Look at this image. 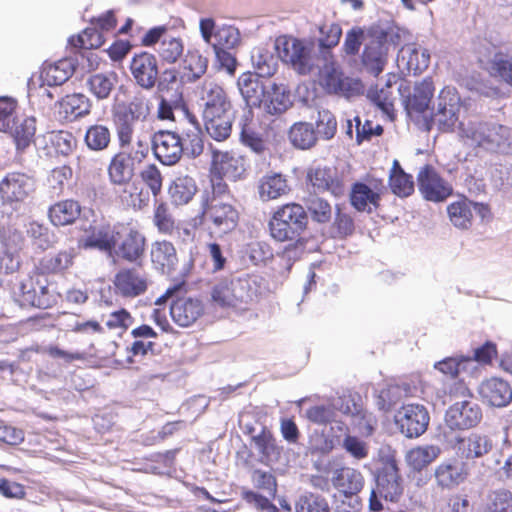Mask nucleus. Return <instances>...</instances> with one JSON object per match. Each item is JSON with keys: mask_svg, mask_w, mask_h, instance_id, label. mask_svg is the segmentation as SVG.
Instances as JSON below:
<instances>
[{"mask_svg": "<svg viewBox=\"0 0 512 512\" xmlns=\"http://www.w3.org/2000/svg\"><path fill=\"white\" fill-rule=\"evenodd\" d=\"M481 397L490 405L504 407L512 401V388L501 378L493 377L483 381L479 387Z\"/></svg>", "mask_w": 512, "mask_h": 512, "instance_id": "obj_29", "label": "nucleus"}, {"mask_svg": "<svg viewBox=\"0 0 512 512\" xmlns=\"http://www.w3.org/2000/svg\"><path fill=\"white\" fill-rule=\"evenodd\" d=\"M440 452V448L434 445L416 447L407 453L406 460L413 469L421 470L434 461Z\"/></svg>", "mask_w": 512, "mask_h": 512, "instance_id": "obj_53", "label": "nucleus"}, {"mask_svg": "<svg viewBox=\"0 0 512 512\" xmlns=\"http://www.w3.org/2000/svg\"><path fill=\"white\" fill-rule=\"evenodd\" d=\"M134 162L126 152L116 154L108 167L109 179L114 185H124L131 181L134 174Z\"/></svg>", "mask_w": 512, "mask_h": 512, "instance_id": "obj_39", "label": "nucleus"}, {"mask_svg": "<svg viewBox=\"0 0 512 512\" xmlns=\"http://www.w3.org/2000/svg\"><path fill=\"white\" fill-rule=\"evenodd\" d=\"M278 59L274 54L264 47L254 48L251 54V61L256 70V75L260 77H271L278 68Z\"/></svg>", "mask_w": 512, "mask_h": 512, "instance_id": "obj_46", "label": "nucleus"}, {"mask_svg": "<svg viewBox=\"0 0 512 512\" xmlns=\"http://www.w3.org/2000/svg\"><path fill=\"white\" fill-rule=\"evenodd\" d=\"M307 215L304 208L296 203L286 204L278 209L269 223L271 236L280 242L292 241L304 231Z\"/></svg>", "mask_w": 512, "mask_h": 512, "instance_id": "obj_4", "label": "nucleus"}, {"mask_svg": "<svg viewBox=\"0 0 512 512\" xmlns=\"http://www.w3.org/2000/svg\"><path fill=\"white\" fill-rule=\"evenodd\" d=\"M151 260L157 270L163 274H170L175 270L178 262L176 250L168 241H157L152 244Z\"/></svg>", "mask_w": 512, "mask_h": 512, "instance_id": "obj_37", "label": "nucleus"}, {"mask_svg": "<svg viewBox=\"0 0 512 512\" xmlns=\"http://www.w3.org/2000/svg\"><path fill=\"white\" fill-rule=\"evenodd\" d=\"M60 113L64 118L72 121L89 113L90 104L88 98L83 94H72L64 97L60 103Z\"/></svg>", "mask_w": 512, "mask_h": 512, "instance_id": "obj_47", "label": "nucleus"}, {"mask_svg": "<svg viewBox=\"0 0 512 512\" xmlns=\"http://www.w3.org/2000/svg\"><path fill=\"white\" fill-rule=\"evenodd\" d=\"M184 51V45L180 38L164 37L158 48L159 56L167 63H175Z\"/></svg>", "mask_w": 512, "mask_h": 512, "instance_id": "obj_59", "label": "nucleus"}, {"mask_svg": "<svg viewBox=\"0 0 512 512\" xmlns=\"http://www.w3.org/2000/svg\"><path fill=\"white\" fill-rule=\"evenodd\" d=\"M340 402H347V396L338 397L328 404L312 406L305 411V415L315 424H328L335 421V418L338 417Z\"/></svg>", "mask_w": 512, "mask_h": 512, "instance_id": "obj_43", "label": "nucleus"}, {"mask_svg": "<svg viewBox=\"0 0 512 512\" xmlns=\"http://www.w3.org/2000/svg\"><path fill=\"white\" fill-rule=\"evenodd\" d=\"M116 83L117 75L113 72L94 74L88 80L90 91L98 100L108 98Z\"/></svg>", "mask_w": 512, "mask_h": 512, "instance_id": "obj_54", "label": "nucleus"}, {"mask_svg": "<svg viewBox=\"0 0 512 512\" xmlns=\"http://www.w3.org/2000/svg\"><path fill=\"white\" fill-rule=\"evenodd\" d=\"M481 420V407L472 399L455 402L445 414L446 425L452 430H465L476 427Z\"/></svg>", "mask_w": 512, "mask_h": 512, "instance_id": "obj_12", "label": "nucleus"}, {"mask_svg": "<svg viewBox=\"0 0 512 512\" xmlns=\"http://www.w3.org/2000/svg\"><path fill=\"white\" fill-rule=\"evenodd\" d=\"M121 191H118L119 198L124 205L132 207L134 209H141L146 206L149 201L148 192L143 189L135 182H128L120 186Z\"/></svg>", "mask_w": 512, "mask_h": 512, "instance_id": "obj_52", "label": "nucleus"}, {"mask_svg": "<svg viewBox=\"0 0 512 512\" xmlns=\"http://www.w3.org/2000/svg\"><path fill=\"white\" fill-rule=\"evenodd\" d=\"M197 192V186L192 177H177L169 188L172 202L176 205L187 204Z\"/></svg>", "mask_w": 512, "mask_h": 512, "instance_id": "obj_49", "label": "nucleus"}, {"mask_svg": "<svg viewBox=\"0 0 512 512\" xmlns=\"http://www.w3.org/2000/svg\"><path fill=\"white\" fill-rule=\"evenodd\" d=\"M212 172L232 181L241 179L246 171L245 159L234 151L213 150Z\"/></svg>", "mask_w": 512, "mask_h": 512, "instance_id": "obj_18", "label": "nucleus"}, {"mask_svg": "<svg viewBox=\"0 0 512 512\" xmlns=\"http://www.w3.org/2000/svg\"><path fill=\"white\" fill-rule=\"evenodd\" d=\"M114 121L116 123L117 136L121 148L129 147L133 140L134 124L136 121L127 116L114 111Z\"/></svg>", "mask_w": 512, "mask_h": 512, "instance_id": "obj_63", "label": "nucleus"}, {"mask_svg": "<svg viewBox=\"0 0 512 512\" xmlns=\"http://www.w3.org/2000/svg\"><path fill=\"white\" fill-rule=\"evenodd\" d=\"M332 482L345 496H354L362 490L364 477L359 470L345 466L334 471Z\"/></svg>", "mask_w": 512, "mask_h": 512, "instance_id": "obj_34", "label": "nucleus"}, {"mask_svg": "<svg viewBox=\"0 0 512 512\" xmlns=\"http://www.w3.org/2000/svg\"><path fill=\"white\" fill-rule=\"evenodd\" d=\"M306 206L313 220L319 223H327L332 216V207L324 199L312 196L306 200Z\"/></svg>", "mask_w": 512, "mask_h": 512, "instance_id": "obj_64", "label": "nucleus"}, {"mask_svg": "<svg viewBox=\"0 0 512 512\" xmlns=\"http://www.w3.org/2000/svg\"><path fill=\"white\" fill-rule=\"evenodd\" d=\"M202 115L231 111L232 105L224 88L212 79H206L199 87Z\"/></svg>", "mask_w": 512, "mask_h": 512, "instance_id": "obj_16", "label": "nucleus"}, {"mask_svg": "<svg viewBox=\"0 0 512 512\" xmlns=\"http://www.w3.org/2000/svg\"><path fill=\"white\" fill-rule=\"evenodd\" d=\"M274 50L284 63L290 64L299 74H310L319 68V58L312 41L280 36L274 42Z\"/></svg>", "mask_w": 512, "mask_h": 512, "instance_id": "obj_2", "label": "nucleus"}, {"mask_svg": "<svg viewBox=\"0 0 512 512\" xmlns=\"http://www.w3.org/2000/svg\"><path fill=\"white\" fill-rule=\"evenodd\" d=\"M240 43V33L233 26H221L214 34L213 48L233 49Z\"/></svg>", "mask_w": 512, "mask_h": 512, "instance_id": "obj_58", "label": "nucleus"}, {"mask_svg": "<svg viewBox=\"0 0 512 512\" xmlns=\"http://www.w3.org/2000/svg\"><path fill=\"white\" fill-rule=\"evenodd\" d=\"M397 63L401 69L418 74L428 68L430 53L416 43H408L399 50Z\"/></svg>", "mask_w": 512, "mask_h": 512, "instance_id": "obj_25", "label": "nucleus"}, {"mask_svg": "<svg viewBox=\"0 0 512 512\" xmlns=\"http://www.w3.org/2000/svg\"><path fill=\"white\" fill-rule=\"evenodd\" d=\"M81 213V206L77 201H60L49 209V218L55 226L72 224Z\"/></svg>", "mask_w": 512, "mask_h": 512, "instance_id": "obj_41", "label": "nucleus"}, {"mask_svg": "<svg viewBox=\"0 0 512 512\" xmlns=\"http://www.w3.org/2000/svg\"><path fill=\"white\" fill-rule=\"evenodd\" d=\"M35 190L33 177L20 172L8 173L0 181V196L4 203H19Z\"/></svg>", "mask_w": 512, "mask_h": 512, "instance_id": "obj_13", "label": "nucleus"}, {"mask_svg": "<svg viewBox=\"0 0 512 512\" xmlns=\"http://www.w3.org/2000/svg\"><path fill=\"white\" fill-rule=\"evenodd\" d=\"M257 294V279L250 276L222 280L211 292L213 302L221 307H241L255 300Z\"/></svg>", "mask_w": 512, "mask_h": 512, "instance_id": "obj_3", "label": "nucleus"}, {"mask_svg": "<svg viewBox=\"0 0 512 512\" xmlns=\"http://www.w3.org/2000/svg\"><path fill=\"white\" fill-rule=\"evenodd\" d=\"M262 77L246 72L239 76L237 86L248 107H261L263 96L267 87V82L261 80Z\"/></svg>", "mask_w": 512, "mask_h": 512, "instance_id": "obj_28", "label": "nucleus"}, {"mask_svg": "<svg viewBox=\"0 0 512 512\" xmlns=\"http://www.w3.org/2000/svg\"><path fill=\"white\" fill-rule=\"evenodd\" d=\"M377 492L385 500L395 501L402 494L398 467L394 459H387L377 475Z\"/></svg>", "mask_w": 512, "mask_h": 512, "instance_id": "obj_20", "label": "nucleus"}, {"mask_svg": "<svg viewBox=\"0 0 512 512\" xmlns=\"http://www.w3.org/2000/svg\"><path fill=\"white\" fill-rule=\"evenodd\" d=\"M418 189L427 201L442 202L453 192L452 185L431 165L421 167L417 174Z\"/></svg>", "mask_w": 512, "mask_h": 512, "instance_id": "obj_11", "label": "nucleus"}, {"mask_svg": "<svg viewBox=\"0 0 512 512\" xmlns=\"http://www.w3.org/2000/svg\"><path fill=\"white\" fill-rule=\"evenodd\" d=\"M190 127L185 129L180 136L183 154L195 158L202 154L204 150V141L202 130L194 116L187 114Z\"/></svg>", "mask_w": 512, "mask_h": 512, "instance_id": "obj_40", "label": "nucleus"}, {"mask_svg": "<svg viewBox=\"0 0 512 512\" xmlns=\"http://www.w3.org/2000/svg\"><path fill=\"white\" fill-rule=\"evenodd\" d=\"M84 140L90 150L102 151L110 144V129L102 124L92 125L87 129Z\"/></svg>", "mask_w": 512, "mask_h": 512, "instance_id": "obj_56", "label": "nucleus"}, {"mask_svg": "<svg viewBox=\"0 0 512 512\" xmlns=\"http://www.w3.org/2000/svg\"><path fill=\"white\" fill-rule=\"evenodd\" d=\"M434 476L440 487L453 489L467 479L468 471L464 463L458 460H448L436 467Z\"/></svg>", "mask_w": 512, "mask_h": 512, "instance_id": "obj_31", "label": "nucleus"}, {"mask_svg": "<svg viewBox=\"0 0 512 512\" xmlns=\"http://www.w3.org/2000/svg\"><path fill=\"white\" fill-rule=\"evenodd\" d=\"M13 291L23 306L45 309L54 301L48 290L46 278L38 274L20 279Z\"/></svg>", "mask_w": 512, "mask_h": 512, "instance_id": "obj_7", "label": "nucleus"}, {"mask_svg": "<svg viewBox=\"0 0 512 512\" xmlns=\"http://www.w3.org/2000/svg\"><path fill=\"white\" fill-rule=\"evenodd\" d=\"M130 71L135 82L145 90H151L158 80L157 58L148 52L134 55L130 62Z\"/></svg>", "mask_w": 512, "mask_h": 512, "instance_id": "obj_17", "label": "nucleus"}, {"mask_svg": "<svg viewBox=\"0 0 512 512\" xmlns=\"http://www.w3.org/2000/svg\"><path fill=\"white\" fill-rule=\"evenodd\" d=\"M74 69V63L71 59L45 63L40 71V80L43 85L59 86L64 84L72 76Z\"/></svg>", "mask_w": 512, "mask_h": 512, "instance_id": "obj_35", "label": "nucleus"}, {"mask_svg": "<svg viewBox=\"0 0 512 512\" xmlns=\"http://www.w3.org/2000/svg\"><path fill=\"white\" fill-rule=\"evenodd\" d=\"M389 44L386 39L372 38L364 45L361 62L372 75L378 76L387 63Z\"/></svg>", "mask_w": 512, "mask_h": 512, "instance_id": "obj_21", "label": "nucleus"}, {"mask_svg": "<svg viewBox=\"0 0 512 512\" xmlns=\"http://www.w3.org/2000/svg\"><path fill=\"white\" fill-rule=\"evenodd\" d=\"M289 140L298 149L312 148L317 142V134L311 123L297 122L289 130Z\"/></svg>", "mask_w": 512, "mask_h": 512, "instance_id": "obj_48", "label": "nucleus"}, {"mask_svg": "<svg viewBox=\"0 0 512 512\" xmlns=\"http://www.w3.org/2000/svg\"><path fill=\"white\" fill-rule=\"evenodd\" d=\"M319 83L328 93L347 98L358 94L361 89L358 80L344 76L339 67L332 61H326L320 69Z\"/></svg>", "mask_w": 512, "mask_h": 512, "instance_id": "obj_10", "label": "nucleus"}, {"mask_svg": "<svg viewBox=\"0 0 512 512\" xmlns=\"http://www.w3.org/2000/svg\"><path fill=\"white\" fill-rule=\"evenodd\" d=\"M340 403V413L351 416L352 425L362 436L369 437L374 433L377 419L371 412L357 404L351 396H347V402Z\"/></svg>", "mask_w": 512, "mask_h": 512, "instance_id": "obj_23", "label": "nucleus"}, {"mask_svg": "<svg viewBox=\"0 0 512 512\" xmlns=\"http://www.w3.org/2000/svg\"><path fill=\"white\" fill-rule=\"evenodd\" d=\"M152 149L155 157L164 165L176 164L183 155L180 135L168 130H161L153 135Z\"/></svg>", "mask_w": 512, "mask_h": 512, "instance_id": "obj_14", "label": "nucleus"}, {"mask_svg": "<svg viewBox=\"0 0 512 512\" xmlns=\"http://www.w3.org/2000/svg\"><path fill=\"white\" fill-rule=\"evenodd\" d=\"M409 388L407 384H389L381 389L377 397V406L385 412L392 410L404 396H407Z\"/></svg>", "mask_w": 512, "mask_h": 512, "instance_id": "obj_50", "label": "nucleus"}, {"mask_svg": "<svg viewBox=\"0 0 512 512\" xmlns=\"http://www.w3.org/2000/svg\"><path fill=\"white\" fill-rule=\"evenodd\" d=\"M311 185L318 191H329L335 196H341L345 192L343 181L333 167L316 166L307 174Z\"/></svg>", "mask_w": 512, "mask_h": 512, "instance_id": "obj_24", "label": "nucleus"}, {"mask_svg": "<svg viewBox=\"0 0 512 512\" xmlns=\"http://www.w3.org/2000/svg\"><path fill=\"white\" fill-rule=\"evenodd\" d=\"M473 201L463 198L452 202L447 207V213L451 223L459 229H468L472 225Z\"/></svg>", "mask_w": 512, "mask_h": 512, "instance_id": "obj_45", "label": "nucleus"}, {"mask_svg": "<svg viewBox=\"0 0 512 512\" xmlns=\"http://www.w3.org/2000/svg\"><path fill=\"white\" fill-rule=\"evenodd\" d=\"M240 140L245 146L249 147L257 154H261L266 149V142L262 135L256 130L254 125L248 123L247 120L241 124Z\"/></svg>", "mask_w": 512, "mask_h": 512, "instance_id": "obj_57", "label": "nucleus"}, {"mask_svg": "<svg viewBox=\"0 0 512 512\" xmlns=\"http://www.w3.org/2000/svg\"><path fill=\"white\" fill-rule=\"evenodd\" d=\"M434 90L435 88L431 78H425L417 83L414 86L413 93L409 94L404 99L407 113L410 116L424 113L429 108Z\"/></svg>", "mask_w": 512, "mask_h": 512, "instance_id": "obj_32", "label": "nucleus"}, {"mask_svg": "<svg viewBox=\"0 0 512 512\" xmlns=\"http://www.w3.org/2000/svg\"><path fill=\"white\" fill-rule=\"evenodd\" d=\"M183 79L193 83L200 79L207 71L208 59L200 54L198 50H188L183 62Z\"/></svg>", "mask_w": 512, "mask_h": 512, "instance_id": "obj_42", "label": "nucleus"}, {"mask_svg": "<svg viewBox=\"0 0 512 512\" xmlns=\"http://www.w3.org/2000/svg\"><path fill=\"white\" fill-rule=\"evenodd\" d=\"M396 76L392 75L386 82L385 87L369 91L371 101L385 114L388 118L393 119L394 116V96L391 89L392 79Z\"/></svg>", "mask_w": 512, "mask_h": 512, "instance_id": "obj_51", "label": "nucleus"}, {"mask_svg": "<svg viewBox=\"0 0 512 512\" xmlns=\"http://www.w3.org/2000/svg\"><path fill=\"white\" fill-rule=\"evenodd\" d=\"M256 450L261 454L262 462H269L277 457L278 451L275 440L269 432L262 431L253 437Z\"/></svg>", "mask_w": 512, "mask_h": 512, "instance_id": "obj_62", "label": "nucleus"}, {"mask_svg": "<svg viewBox=\"0 0 512 512\" xmlns=\"http://www.w3.org/2000/svg\"><path fill=\"white\" fill-rule=\"evenodd\" d=\"M150 110L149 99L142 92H137L128 103L119 105L115 111L136 122H143L150 114Z\"/></svg>", "mask_w": 512, "mask_h": 512, "instance_id": "obj_44", "label": "nucleus"}, {"mask_svg": "<svg viewBox=\"0 0 512 512\" xmlns=\"http://www.w3.org/2000/svg\"><path fill=\"white\" fill-rule=\"evenodd\" d=\"M462 108L461 98L454 87H444L437 98V106L432 112L431 122L443 132L452 131L459 121Z\"/></svg>", "mask_w": 512, "mask_h": 512, "instance_id": "obj_5", "label": "nucleus"}, {"mask_svg": "<svg viewBox=\"0 0 512 512\" xmlns=\"http://www.w3.org/2000/svg\"><path fill=\"white\" fill-rule=\"evenodd\" d=\"M203 221L213 224V231L218 234H227L233 231L238 224V212L222 197L213 195L202 203Z\"/></svg>", "mask_w": 512, "mask_h": 512, "instance_id": "obj_6", "label": "nucleus"}, {"mask_svg": "<svg viewBox=\"0 0 512 512\" xmlns=\"http://www.w3.org/2000/svg\"><path fill=\"white\" fill-rule=\"evenodd\" d=\"M203 312L204 305L196 298L177 297L170 305L171 317L181 327H188L195 323Z\"/></svg>", "mask_w": 512, "mask_h": 512, "instance_id": "obj_22", "label": "nucleus"}, {"mask_svg": "<svg viewBox=\"0 0 512 512\" xmlns=\"http://www.w3.org/2000/svg\"><path fill=\"white\" fill-rule=\"evenodd\" d=\"M492 448V440L479 433H471L465 438H459L456 445L458 454L467 460L481 458L487 455Z\"/></svg>", "mask_w": 512, "mask_h": 512, "instance_id": "obj_33", "label": "nucleus"}, {"mask_svg": "<svg viewBox=\"0 0 512 512\" xmlns=\"http://www.w3.org/2000/svg\"><path fill=\"white\" fill-rule=\"evenodd\" d=\"M295 510L296 512H330V507L325 498L310 493L299 497Z\"/></svg>", "mask_w": 512, "mask_h": 512, "instance_id": "obj_61", "label": "nucleus"}, {"mask_svg": "<svg viewBox=\"0 0 512 512\" xmlns=\"http://www.w3.org/2000/svg\"><path fill=\"white\" fill-rule=\"evenodd\" d=\"M113 283L117 294L134 298L147 291L150 281L141 269L123 268L116 273Z\"/></svg>", "mask_w": 512, "mask_h": 512, "instance_id": "obj_15", "label": "nucleus"}, {"mask_svg": "<svg viewBox=\"0 0 512 512\" xmlns=\"http://www.w3.org/2000/svg\"><path fill=\"white\" fill-rule=\"evenodd\" d=\"M399 431L407 438H417L428 428L430 416L425 406L420 404L403 405L394 415Z\"/></svg>", "mask_w": 512, "mask_h": 512, "instance_id": "obj_9", "label": "nucleus"}, {"mask_svg": "<svg viewBox=\"0 0 512 512\" xmlns=\"http://www.w3.org/2000/svg\"><path fill=\"white\" fill-rule=\"evenodd\" d=\"M261 106L266 113L271 115L284 113L292 106L290 91L282 83L267 81Z\"/></svg>", "mask_w": 512, "mask_h": 512, "instance_id": "obj_26", "label": "nucleus"}, {"mask_svg": "<svg viewBox=\"0 0 512 512\" xmlns=\"http://www.w3.org/2000/svg\"><path fill=\"white\" fill-rule=\"evenodd\" d=\"M92 24L94 25L93 28H86L83 33L77 37V43H74L75 46L83 49L98 48L103 42L102 35L98 29L101 31H110L115 27L116 19L113 12L108 11L95 19Z\"/></svg>", "mask_w": 512, "mask_h": 512, "instance_id": "obj_30", "label": "nucleus"}, {"mask_svg": "<svg viewBox=\"0 0 512 512\" xmlns=\"http://www.w3.org/2000/svg\"><path fill=\"white\" fill-rule=\"evenodd\" d=\"M117 226L97 225L87 231L78 241L79 247L89 249L95 248L101 251H108L112 254L115 244Z\"/></svg>", "mask_w": 512, "mask_h": 512, "instance_id": "obj_27", "label": "nucleus"}, {"mask_svg": "<svg viewBox=\"0 0 512 512\" xmlns=\"http://www.w3.org/2000/svg\"><path fill=\"white\" fill-rule=\"evenodd\" d=\"M17 101L9 96H0V132L13 128L16 119Z\"/></svg>", "mask_w": 512, "mask_h": 512, "instance_id": "obj_60", "label": "nucleus"}, {"mask_svg": "<svg viewBox=\"0 0 512 512\" xmlns=\"http://www.w3.org/2000/svg\"><path fill=\"white\" fill-rule=\"evenodd\" d=\"M290 186L285 175L270 172L261 177L258 184V193L262 201H269L288 194Z\"/></svg>", "mask_w": 512, "mask_h": 512, "instance_id": "obj_36", "label": "nucleus"}, {"mask_svg": "<svg viewBox=\"0 0 512 512\" xmlns=\"http://www.w3.org/2000/svg\"><path fill=\"white\" fill-rule=\"evenodd\" d=\"M36 126L35 119L26 117L21 122L13 124V128L8 132L13 136L18 149H25L33 140L35 135Z\"/></svg>", "mask_w": 512, "mask_h": 512, "instance_id": "obj_55", "label": "nucleus"}, {"mask_svg": "<svg viewBox=\"0 0 512 512\" xmlns=\"http://www.w3.org/2000/svg\"><path fill=\"white\" fill-rule=\"evenodd\" d=\"M207 133L216 141L226 140L232 130L233 115L231 111L202 115Z\"/></svg>", "mask_w": 512, "mask_h": 512, "instance_id": "obj_38", "label": "nucleus"}, {"mask_svg": "<svg viewBox=\"0 0 512 512\" xmlns=\"http://www.w3.org/2000/svg\"><path fill=\"white\" fill-rule=\"evenodd\" d=\"M146 239L136 228L118 225L112 253L128 262H138L145 254Z\"/></svg>", "mask_w": 512, "mask_h": 512, "instance_id": "obj_8", "label": "nucleus"}, {"mask_svg": "<svg viewBox=\"0 0 512 512\" xmlns=\"http://www.w3.org/2000/svg\"><path fill=\"white\" fill-rule=\"evenodd\" d=\"M384 189L382 181H373L369 185L355 183L351 189L350 202L357 211L371 213L379 206Z\"/></svg>", "mask_w": 512, "mask_h": 512, "instance_id": "obj_19", "label": "nucleus"}, {"mask_svg": "<svg viewBox=\"0 0 512 512\" xmlns=\"http://www.w3.org/2000/svg\"><path fill=\"white\" fill-rule=\"evenodd\" d=\"M460 137L470 147L489 152L512 154V128L495 122H461Z\"/></svg>", "mask_w": 512, "mask_h": 512, "instance_id": "obj_1", "label": "nucleus"}]
</instances>
